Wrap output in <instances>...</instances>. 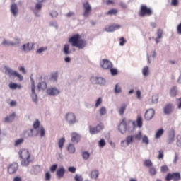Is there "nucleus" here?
Returning <instances> with one entry per match:
<instances>
[{"label": "nucleus", "mask_w": 181, "mask_h": 181, "mask_svg": "<svg viewBox=\"0 0 181 181\" xmlns=\"http://www.w3.org/2000/svg\"><path fill=\"white\" fill-rule=\"evenodd\" d=\"M119 131L121 134H125L127 132V121L123 119L122 122L119 125Z\"/></svg>", "instance_id": "nucleus-13"}, {"label": "nucleus", "mask_w": 181, "mask_h": 181, "mask_svg": "<svg viewBox=\"0 0 181 181\" xmlns=\"http://www.w3.org/2000/svg\"><path fill=\"white\" fill-rule=\"evenodd\" d=\"M69 42L71 43V46L78 47V49H84L87 45L86 40L81 39V35L79 34L74 35L71 37Z\"/></svg>", "instance_id": "nucleus-1"}, {"label": "nucleus", "mask_w": 181, "mask_h": 181, "mask_svg": "<svg viewBox=\"0 0 181 181\" xmlns=\"http://www.w3.org/2000/svg\"><path fill=\"white\" fill-rule=\"evenodd\" d=\"M37 88L40 91V90H46L47 88V84L45 82H40L37 85Z\"/></svg>", "instance_id": "nucleus-24"}, {"label": "nucleus", "mask_w": 181, "mask_h": 181, "mask_svg": "<svg viewBox=\"0 0 181 181\" xmlns=\"http://www.w3.org/2000/svg\"><path fill=\"white\" fill-rule=\"evenodd\" d=\"M153 15V10L152 8L147 7L146 5H141L139 12V16L144 18V16H151Z\"/></svg>", "instance_id": "nucleus-3"}, {"label": "nucleus", "mask_w": 181, "mask_h": 181, "mask_svg": "<svg viewBox=\"0 0 181 181\" xmlns=\"http://www.w3.org/2000/svg\"><path fill=\"white\" fill-rule=\"evenodd\" d=\"M126 142L127 145L132 144V142H134V136H128L126 138Z\"/></svg>", "instance_id": "nucleus-35"}, {"label": "nucleus", "mask_w": 181, "mask_h": 181, "mask_svg": "<svg viewBox=\"0 0 181 181\" xmlns=\"http://www.w3.org/2000/svg\"><path fill=\"white\" fill-rule=\"evenodd\" d=\"M74 179H75L76 181H83V177L81 175H78V174H76L75 175Z\"/></svg>", "instance_id": "nucleus-53"}, {"label": "nucleus", "mask_w": 181, "mask_h": 181, "mask_svg": "<svg viewBox=\"0 0 181 181\" xmlns=\"http://www.w3.org/2000/svg\"><path fill=\"white\" fill-rule=\"evenodd\" d=\"M163 35V30H162V29H158L157 30V37H158V39H162Z\"/></svg>", "instance_id": "nucleus-44"}, {"label": "nucleus", "mask_w": 181, "mask_h": 181, "mask_svg": "<svg viewBox=\"0 0 181 181\" xmlns=\"http://www.w3.org/2000/svg\"><path fill=\"white\" fill-rule=\"evenodd\" d=\"M136 122L137 127H139V128L142 127V125L144 124V120L141 116H137Z\"/></svg>", "instance_id": "nucleus-25"}, {"label": "nucleus", "mask_w": 181, "mask_h": 181, "mask_svg": "<svg viewBox=\"0 0 181 181\" xmlns=\"http://www.w3.org/2000/svg\"><path fill=\"white\" fill-rule=\"evenodd\" d=\"M51 177H52V175H50V173L49 172H47L46 173H45V180H50V179H51Z\"/></svg>", "instance_id": "nucleus-56"}, {"label": "nucleus", "mask_w": 181, "mask_h": 181, "mask_svg": "<svg viewBox=\"0 0 181 181\" xmlns=\"http://www.w3.org/2000/svg\"><path fill=\"white\" fill-rule=\"evenodd\" d=\"M102 69H112V62L108 59H103L100 61Z\"/></svg>", "instance_id": "nucleus-7"}, {"label": "nucleus", "mask_w": 181, "mask_h": 181, "mask_svg": "<svg viewBox=\"0 0 181 181\" xmlns=\"http://www.w3.org/2000/svg\"><path fill=\"white\" fill-rule=\"evenodd\" d=\"M90 81L93 84H105V79L101 77H91Z\"/></svg>", "instance_id": "nucleus-10"}, {"label": "nucleus", "mask_w": 181, "mask_h": 181, "mask_svg": "<svg viewBox=\"0 0 181 181\" xmlns=\"http://www.w3.org/2000/svg\"><path fill=\"white\" fill-rule=\"evenodd\" d=\"M66 119L69 124H76V115L74 113L69 112L66 114Z\"/></svg>", "instance_id": "nucleus-12"}, {"label": "nucleus", "mask_w": 181, "mask_h": 181, "mask_svg": "<svg viewBox=\"0 0 181 181\" xmlns=\"http://www.w3.org/2000/svg\"><path fill=\"white\" fill-rule=\"evenodd\" d=\"M122 92V88H121V85L119 83H117L115 87V94H119V93Z\"/></svg>", "instance_id": "nucleus-30"}, {"label": "nucleus", "mask_w": 181, "mask_h": 181, "mask_svg": "<svg viewBox=\"0 0 181 181\" xmlns=\"http://www.w3.org/2000/svg\"><path fill=\"white\" fill-rule=\"evenodd\" d=\"M163 156H165L163 150H160L158 151V159H163Z\"/></svg>", "instance_id": "nucleus-48"}, {"label": "nucleus", "mask_w": 181, "mask_h": 181, "mask_svg": "<svg viewBox=\"0 0 181 181\" xmlns=\"http://www.w3.org/2000/svg\"><path fill=\"white\" fill-rule=\"evenodd\" d=\"M149 172H150V174L152 175L153 176L156 175V169H155V168L153 167H151L149 168Z\"/></svg>", "instance_id": "nucleus-50"}, {"label": "nucleus", "mask_w": 181, "mask_h": 181, "mask_svg": "<svg viewBox=\"0 0 181 181\" xmlns=\"http://www.w3.org/2000/svg\"><path fill=\"white\" fill-rule=\"evenodd\" d=\"M34 129H30L25 132H23V136L25 138H32V136H37V133L34 134Z\"/></svg>", "instance_id": "nucleus-15"}, {"label": "nucleus", "mask_w": 181, "mask_h": 181, "mask_svg": "<svg viewBox=\"0 0 181 181\" xmlns=\"http://www.w3.org/2000/svg\"><path fill=\"white\" fill-rule=\"evenodd\" d=\"M121 28V25L118 24H113L105 28L106 32H115V30H118V29Z\"/></svg>", "instance_id": "nucleus-14"}, {"label": "nucleus", "mask_w": 181, "mask_h": 181, "mask_svg": "<svg viewBox=\"0 0 181 181\" xmlns=\"http://www.w3.org/2000/svg\"><path fill=\"white\" fill-rule=\"evenodd\" d=\"M48 95H57L60 93V90L56 88H49L47 90Z\"/></svg>", "instance_id": "nucleus-17"}, {"label": "nucleus", "mask_w": 181, "mask_h": 181, "mask_svg": "<svg viewBox=\"0 0 181 181\" xmlns=\"http://www.w3.org/2000/svg\"><path fill=\"white\" fill-rule=\"evenodd\" d=\"M57 77H59L57 73L52 74L51 76L52 81H57Z\"/></svg>", "instance_id": "nucleus-47"}, {"label": "nucleus", "mask_w": 181, "mask_h": 181, "mask_svg": "<svg viewBox=\"0 0 181 181\" xmlns=\"http://www.w3.org/2000/svg\"><path fill=\"white\" fill-rule=\"evenodd\" d=\"M34 45H35L33 43L24 44L23 45V49L24 50V52H30V50L33 49Z\"/></svg>", "instance_id": "nucleus-20"}, {"label": "nucleus", "mask_w": 181, "mask_h": 181, "mask_svg": "<svg viewBox=\"0 0 181 181\" xmlns=\"http://www.w3.org/2000/svg\"><path fill=\"white\" fill-rule=\"evenodd\" d=\"M64 142H66V139H64V137L61 138L58 142L59 148L63 149V146H64Z\"/></svg>", "instance_id": "nucleus-32"}, {"label": "nucleus", "mask_w": 181, "mask_h": 181, "mask_svg": "<svg viewBox=\"0 0 181 181\" xmlns=\"http://www.w3.org/2000/svg\"><path fill=\"white\" fill-rule=\"evenodd\" d=\"M173 111V105L172 104H168L164 107V114H170Z\"/></svg>", "instance_id": "nucleus-21"}, {"label": "nucleus", "mask_w": 181, "mask_h": 181, "mask_svg": "<svg viewBox=\"0 0 181 181\" xmlns=\"http://www.w3.org/2000/svg\"><path fill=\"white\" fill-rule=\"evenodd\" d=\"M127 105L126 103L122 104L120 107L119 108V114L120 115H124V113L125 112V110H127Z\"/></svg>", "instance_id": "nucleus-23"}, {"label": "nucleus", "mask_w": 181, "mask_h": 181, "mask_svg": "<svg viewBox=\"0 0 181 181\" xmlns=\"http://www.w3.org/2000/svg\"><path fill=\"white\" fill-rule=\"evenodd\" d=\"M142 142L146 145H148L149 144V139L148 138V136H144L142 137Z\"/></svg>", "instance_id": "nucleus-43"}, {"label": "nucleus", "mask_w": 181, "mask_h": 181, "mask_svg": "<svg viewBox=\"0 0 181 181\" xmlns=\"http://www.w3.org/2000/svg\"><path fill=\"white\" fill-rule=\"evenodd\" d=\"M110 73H111L112 76H117V74H118V71L115 69H111Z\"/></svg>", "instance_id": "nucleus-54"}, {"label": "nucleus", "mask_w": 181, "mask_h": 181, "mask_svg": "<svg viewBox=\"0 0 181 181\" xmlns=\"http://www.w3.org/2000/svg\"><path fill=\"white\" fill-rule=\"evenodd\" d=\"M161 172H168L169 170V168H168V165H163L160 168Z\"/></svg>", "instance_id": "nucleus-58"}, {"label": "nucleus", "mask_w": 181, "mask_h": 181, "mask_svg": "<svg viewBox=\"0 0 181 181\" xmlns=\"http://www.w3.org/2000/svg\"><path fill=\"white\" fill-rule=\"evenodd\" d=\"M67 151L69 153H74V152H76V147H74V145L70 144L67 147Z\"/></svg>", "instance_id": "nucleus-29"}, {"label": "nucleus", "mask_w": 181, "mask_h": 181, "mask_svg": "<svg viewBox=\"0 0 181 181\" xmlns=\"http://www.w3.org/2000/svg\"><path fill=\"white\" fill-rule=\"evenodd\" d=\"M19 156L22 160L21 165L22 166H28L32 160H30V153L28 149H21L18 152Z\"/></svg>", "instance_id": "nucleus-2"}, {"label": "nucleus", "mask_w": 181, "mask_h": 181, "mask_svg": "<svg viewBox=\"0 0 181 181\" xmlns=\"http://www.w3.org/2000/svg\"><path fill=\"white\" fill-rule=\"evenodd\" d=\"M40 135L41 138H43V136H45V135H46V132L45 131V128H43V127H40Z\"/></svg>", "instance_id": "nucleus-39"}, {"label": "nucleus", "mask_w": 181, "mask_h": 181, "mask_svg": "<svg viewBox=\"0 0 181 181\" xmlns=\"http://www.w3.org/2000/svg\"><path fill=\"white\" fill-rule=\"evenodd\" d=\"M64 54H70L71 51H70V45L68 44L64 45Z\"/></svg>", "instance_id": "nucleus-27"}, {"label": "nucleus", "mask_w": 181, "mask_h": 181, "mask_svg": "<svg viewBox=\"0 0 181 181\" xmlns=\"http://www.w3.org/2000/svg\"><path fill=\"white\" fill-rule=\"evenodd\" d=\"M11 13L14 16H16V15H18V5H16V4H13L11 6Z\"/></svg>", "instance_id": "nucleus-22"}, {"label": "nucleus", "mask_w": 181, "mask_h": 181, "mask_svg": "<svg viewBox=\"0 0 181 181\" xmlns=\"http://www.w3.org/2000/svg\"><path fill=\"white\" fill-rule=\"evenodd\" d=\"M35 83L33 82L31 84V97L34 103H37V95L36 94V92H35Z\"/></svg>", "instance_id": "nucleus-16"}, {"label": "nucleus", "mask_w": 181, "mask_h": 181, "mask_svg": "<svg viewBox=\"0 0 181 181\" xmlns=\"http://www.w3.org/2000/svg\"><path fill=\"white\" fill-rule=\"evenodd\" d=\"M24 139H18L17 140H16L14 145L15 146H19V145H22V144H23L24 142Z\"/></svg>", "instance_id": "nucleus-37"}, {"label": "nucleus", "mask_w": 181, "mask_h": 181, "mask_svg": "<svg viewBox=\"0 0 181 181\" xmlns=\"http://www.w3.org/2000/svg\"><path fill=\"white\" fill-rule=\"evenodd\" d=\"M170 95L172 97H176L177 95V88L176 87H173L170 91Z\"/></svg>", "instance_id": "nucleus-31"}, {"label": "nucleus", "mask_w": 181, "mask_h": 181, "mask_svg": "<svg viewBox=\"0 0 181 181\" xmlns=\"http://www.w3.org/2000/svg\"><path fill=\"white\" fill-rule=\"evenodd\" d=\"M163 132H165V131L163 130V129H159L158 130V132L156 134V138H160L161 135H163Z\"/></svg>", "instance_id": "nucleus-36"}, {"label": "nucleus", "mask_w": 181, "mask_h": 181, "mask_svg": "<svg viewBox=\"0 0 181 181\" xmlns=\"http://www.w3.org/2000/svg\"><path fill=\"white\" fill-rule=\"evenodd\" d=\"M13 119H15V113H13L9 117H6L4 119V122H12V121H13Z\"/></svg>", "instance_id": "nucleus-26"}, {"label": "nucleus", "mask_w": 181, "mask_h": 181, "mask_svg": "<svg viewBox=\"0 0 181 181\" xmlns=\"http://www.w3.org/2000/svg\"><path fill=\"white\" fill-rule=\"evenodd\" d=\"M100 173H98V170H95L91 172V177L93 179H97V177H98Z\"/></svg>", "instance_id": "nucleus-34"}, {"label": "nucleus", "mask_w": 181, "mask_h": 181, "mask_svg": "<svg viewBox=\"0 0 181 181\" xmlns=\"http://www.w3.org/2000/svg\"><path fill=\"white\" fill-rule=\"evenodd\" d=\"M142 73H143L144 76H148L149 75V69H143Z\"/></svg>", "instance_id": "nucleus-61"}, {"label": "nucleus", "mask_w": 181, "mask_h": 181, "mask_svg": "<svg viewBox=\"0 0 181 181\" xmlns=\"http://www.w3.org/2000/svg\"><path fill=\"white\" fill-rule=\"evenodd\" d=\"M117 13H118L117 9H111L106 14L112 16V15H117Z\"/></svg>", "instance_id": "nucleus-38"}, {"label": "nucleus", "mask_w": 181, "mask_h": 181, "mask_svg": "<svg viewBox=\"0 0 181 181\" xmlns=\"http://www.w3.org/2000/svg\"><path fill=\"white\" fill-rule=\"evenodd\" d=\"M154 115L155 110H153V109H148L144 114V119L146 121H151V119L153 118Z\"/></svg>", "instance_id": "nucleus-8"}, {"label": "nucleus", "mask_w": 181, "mask_h": 181, "mask_svg": "<svg viewBox=\"0 0 181 181\" xmlns=\"http://www.w3.org/2000/svg\"><path fill=\"white\" fill-rule=\"evenodd\" d=\"M119 40H120V42H119L120 46H124L125 43H127V40H125L124 37H120Z\"/></svg>", "instance_id": "nucleus-51"}, {"label": "nucleus", "mask_w": 181, "mask_h": 181, "mask_svg": "<svg viewBox=\"0 0 181 181\" xmlns=\"http://www.w3.org/2000/svg\"><path fill=\"white\" fill-rule=\"evenodd\" d=\"M99 112L100 115H105L107 114V109L105 108V107H102L100 109Z\"/></svg>", "instance_id": "nucleus-41"}, {"label": "nucleus", "mask_w": 181, "mask_h": 181, "mask_svg": "<svg viewBox=\"0 0 181 181\" xmlns=\"http://www.w3.org/2000/svg\"><path fill=\"white\" fill-rule=\"evenodd\" d=\"M2 45H4V46H13V45H15V43L11 42L6 40H4L2 42Z\"/></svg>", "instance_id": "nucleus-40"}, {"label": "nucleus", "mask_w": 181, "mask_h": 181, "mask_svg": "<svg viewBox=\"0 0 181 181\" xmlns=\"http://www.w3.org/2000/svg\"><path fill=\"white\" fill-rule=\"evenodd\" d=\"M9 88H11V90H16V88H22V86L13 83H10Z\"/></svg>", "instance_id": "nucleus-28"}, {"label": "nucleus", "mask_w": 181, "mask_h": 181, "mask_svg": "<svg viewBox=\"0 0 181 181\" xmlns=\"http://www.w3.org/2000/svg\"><path fill=\"white\" fill-rule=\"evenodd\" d=\"M171 5H173V6H177V5H179V1L178 0H171Z\"/></svg>", "instance_id": "nucleus-57"}, {"label": "nucleus", "mask_w": 181, "mask_h": 181, "mask_svg": "<svg viewBox=\"0 0 181 181\" xmlns=\"http://www.w3.org/2000/svg\"><path fill=\"white\" fill-rule=\"evenodd\" d=\"M136 139L138 141H141L142 139V132H139L137 134L135 135Z\"/></svg>", "instance_id": "nucleus-52"}, {"label": "nucleus", "mask_w": 181, "mask_h": 181, "mask_svg": "<svg viewBox=\"0 0 181 181\" xmlns=\"http://www.w3.org/2000/svg\"><path fill=\"white\" fill-rule=\"evenodd\" d=\"M6 73L10 77H11V76H13V77H18V78H19L20 81H22V80H23V77L22 76V75L19 74V73H18L16 71H12V69H6Z\"/></svg>", "instance_id": "nucleus-9"}, {"label": "nucleus", "mask_w": 181, "mask_h": 181, "mask_svg": "<svg viewBox=\"0 0 181 181\" xmlns=\"http://www.w3.org/2000/svg\"><path fill=\"white\" fill-rule=\"evenodd\" d=\"M172 179L174 181L180 180L181 179L180 173H168L165 177V180L170 181L172 180Z\"/></svg>", "instance_id": "nucleus-4"}, {"label": "nucleus", "mask_w": 181, "mask_h": 181, "mask_svg": "<svg viewBox=\"0 0 181 181\" xmlns=\"http://www.w3.org/2000/svg\"><path fill=\"white\" fill-rule=\"evenodd\" d=\"M82 156L83 159L87 160L88 158H90V153L84 151L82 153Z\"/></svg>", "instance_id": "nucleus-45"}, {"label": "nucleus", "mask_w": 181, "mask_h": 181, "mask_svg": "<svg viewBox=\"0 0 181 181\" xmlns=\"http://www.w3.org/2000/svg\"><path fill=\"white\" fill-rule=\"evenodd\" d=\"M104 129V125L103 124H98L95 127H89L90 133L92 134H98L102 129Z\"/></svg>", "instance_id": "nucleus-6"}, {"label": "nucleus", "mask_w": 181, "mask_h": 181, "mask_svg": "<svg viewBox=\"0 0 181 181\" xmlns=\"http://www.w3.org/2000/svg\"><path fill=\"white\" fill-rule=\"evenodd\" d=\"M177 101H178V104H177V107H178L179 109H180V108H181V98L177 99Z\"/></svg>", "instance_id": "nucleus-64"}, {"label": "nucleus", "mask_w": 181, "mask_h": 181, "mask_svg": "<svg viewBox=\"0 0 181 181\" xmlns=\"http://www.w3.org/2000/svg\"><path fill=\"white\" fill-rule=\"evenodd\" d=\"M45 50H47V47H40L39 49L37 50V53H42V52H45Z\"/></svg>", "instance_id": "nucleus-60"}, {"label": "nucleus", "mask_w": 181, "mask_h": 181, "mask_svg": "<svg viewBox=\"0 0 181 181\" xmlns=\"http://www.w3.org/2000/svg\"><path fill=\"white\" fill-rule=\"evenodd\" d=\"M102 103H103V99L101 98H98L95 105V108H98V107H100Z\"/></svg>", "instance_id": "nucleus-42"}, {"label": "nucleus", "mask_w": 181, "mask_h": 181, "mask_svg": "<svg viewBox=\"0 0 181 181\" xmlns=\"http://www.w3.org/2000/svg\"><path fill=\"white\" fill-rule=\"evenodd\" d=\"M33 127V129H37V128H40V127H42V126H40V121H39V119H36L34 122Z\"/></svg>", "instance_id": "nucleus-33"}, {"label": "nucleus", "mask_w": 181, "mask_h": 181, "mask_svg": "<svg viewBox=\"0 0 181 181\" xmlns=\"http://www.w3.org/2000/svg\"><path fill=\"white\" fill-rule=\"evenodd\" d=\"M80 141V134L74 132L71 134V142L74 144H78Z\"/></svg>", "instance_id": "nucleus-19"}, {"label": "nucleus", "mask_w": 181, "mask_h": 181, "mask_svg": "<svg viewBox=\"0 0 181 181\" xmlns=\"http://www.w3.org/2000/svg\"><path fill=\"white\" fill-rule=\"evenodd\" d=\"M18 168L19 166L18 165V163H12L8 166V172L10 175H13V173H16V170H18Z\"/></svg>", "instance_id": "nucleus-11"}, {"label": "nucleus", "mask_w": 181, "mask_h": 181, "mask_svg": "<svg viewBox=\"0 0 181 181\" xmlns=\"http://www.w3.org/2000/svg\"><path fill=\"white\" fill-rule=\"evenodd\" d=\"M56 169H57V164H54L50 167V171L52 173L56 172Z\"/></svg>", "instance_id": "nucleus-59"}, {"label": "nucleus", "mask_w": 181, "mask_h": 181, "mask_svg": "<svg viewBox=\"0 0 181 181\" xmlns=\"http://www.w3.org/2000/svg\"><path fill=\"white\" fill-rule=\"evenodd\" d=\"M64 173H66V169L63 166L60 167L57 170V176L58 179H62V177H64Z\"/></svg>", "instance_id": "nucleus-18"}, {"label": "nucleus", "mask_w": 181, "mask_h": 181, "mask_svg": "<svg viewBox=\"0 0 181 181\" xmlns=\"http://www.w3.org/2000/svg\"><path fill=\"white\" fill-rule=\"evenodd\" d=\"M177 32L179 35H181V22L177 27Z\"/></svg>", "instance_id": "nucleus-62"}, {"label": "nucleus", "mask_w": 181, "mask_h": 181, "mask_svg": "<svg viewBox=\"0 0 181 181\" xmlns=\"http://www.w3.org/2000/svg\"><path fill=\"white\" fill-rule=\"evenodd\" d=\"M153 163L152 161H151V160H146L144 161V165L147 166L148 168H150V166H152Z\"/></svg>", "instance_id": "nucleus-49"}, {"label": "nucleus", "mask_w": 181, "mask_h": 181, "mask_svg": "<svg viewBox=\"0 0 181 181\" xmlns=\"http://www.w3.org/2000/svg\"><path fill=\"white\" fill-rule=\"evenodd\" d=\"M35 9H37L38 11H40L42 9V4L37 3L35 6Z\"/></svg>", "instance_id": "nucleus-63"}, {"label": "nucleus", "mask_w": 181, "mask_h": 181, "mask_svg": "<svg viewBox=\"0 0 181 181\" xmlns=\"http://www.w3.org/2000/svg\"><path fill=\"white\" fill-rule=\"evenodd\" d=\"M106 5H115V1L114 0H106Z\"/></svg>", "instance_id": "nucleus-55"}, {"label": "nucleus", "mask_w": 181, "mask_h": 181, "mask_svg": "<svg viewBox=\"0 0 181 181\" xmlns=\"http://www.w3.org/2000/svg\"><path fill=\"white\" fill-rule=\"evenodd\" d=\"M84 12H83V16L85 18H88V16H90V13H91V6L88 2H85L83 4Z\"/></svg>", "instance_id": "nucleus-5"}, {"label": "nucleus", "mask_w": 181, "mask_h": 181, "mask_svg": "<svg viewBox=\"0 0 181 181\" xmlns=\"http://www.w3.org/2000/svg\"><path fill=\"white\" fill-rule=\"evenodd\" d=\"M105 140H104V139H101L100 141H99V146L100 148H104V146H105Z\"/></svg>", "instance_id": "nucleus-46"}]
</instances>
